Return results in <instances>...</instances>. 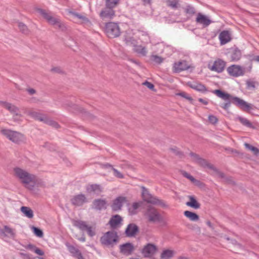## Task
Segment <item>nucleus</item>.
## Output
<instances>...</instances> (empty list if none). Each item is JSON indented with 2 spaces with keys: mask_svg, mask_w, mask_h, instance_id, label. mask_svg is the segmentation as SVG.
<instances>
[{
  "mask_svg": "<svg viewBox=\"0 0 259 259\" xmlns=\"http://www.w3.org/2000/svg\"><path fill=\"white\" fill-rule=\"evenodd\" d=\"M0 235L9 236L11 238H14L15 236V233L13 229L8 226H5L4 229L0 230Z\"/></svg>",
  "mask_w": 259,
  "mask_h": 259,
  "instance_id": "4be33fe9",
  "label": "nucleus"
},
{
  "mask_svg": "<svg viewBox=\"0 0 259 259\" xmlns=\"http://www.w3.org/2000/svg\"><path fill=\"white\" fill-rule=\"evenodd\" d=\"M107 202L105 200L98 199L94 201V207L97 209H101L106 208Z\"/></svg>",
  "mask_w": 259,
  "mask_h": 259,
  "instance_id": "2f4dec72",
  "label": "nucleus"
},
{
  "mask_svg": "<svg viewBox=\"0 0 259 259\" xmlns=\"http://www.w3.org/2000/svg\"><path fill=\"white\" fill-rule=\"evenodd\" d=\"M125 40L127 45L133 46L134 47V50L136 52L142 56L146 55L147 53L146 48L141 45H136V40L131 34H128L126 35Z\"/></svg>",
  "mask_w": 259,
  "mask_h": 259,
  "instance_id": "20e7f679",
  "label": "nucleus"
},
{
  "mask_svg": "<svg viewBox=\"0 0 259 259\" xmlns=\"http://www.w3.org/2000/svg\"><path fill=\"white\" fill-rule=\"evenodd\" d=\"M14 172L15 176L20 180L25 187L30 190L33 189L36 181V178L34 175L20 167H15Z\"/></svg>",
  "mask_w": 259,
  "mask_h": 259,
  "instance_id": "f257e3e1",
  "label": "nucleus"
},
{
  "mask_svg": "<svg viewBox=\"0 0 259 259\" xmlns=\"http://www.w3.org/2000/svg\"><path fill=\"white\" fill-rule=\"evenodd\" d=\"M208 121L211 124H215L218 121L217 117L213 115H210L208 116Z\"/></svg>",
  "mask_w": 259,
  "mask_h": 259,
  "instance_id": "3c124183",
  "label": "nucleus"
},
{
  "mask_svg": "<svg viewBox=\"0 0 259 259\" xmlns=\"http://www.w3.org/2000/svg\"><path fill=\"white\" fill-rule=\"evenodd\" d=\"M36 11L41 15L47 21H48L52 17L50 13H48L45 10L42 9L37 8Z\"/></svg>",
  "mask_w": 259,
  "mask_h": 259,
  "instance_id": "c9c22d12",
  "label": "nucleus"
},
{
  "mask_svg": "<svg viewBox=\"0 0 259 259\" xmlns=\"http://www.w3.org/2000/svg\"><path fill=\"white\" fill-rule=\"evenodd\" d=\"M186 205L194 209H198L200 206V204L192 196L189 197V201L186 203Z\"/></svg>",
  "mask_w": 259,
  "mask_h": 259,
  "instance_id": "72a5a7b5",
  "label": "nucleus"
},
{
  "mask_svg": "<svg viewBox=\"0 0 259 259\" xmlns=\"http://www.w3.org/2000/svg\"><path fill=\"white\" fill-rule=\"evenodd\" d=\"M141 204L142 202H134L128 208L129 213L132 215L137 213Z\"/></svg>",
  "mask_w": 259,
  "mask_h": 259,
  "instance_id": "473e14b6",
  "label": "nucleus"
},
{
  "mask_svg": "<svg viewBox=\"0 0 259 259\" xmlns=\"http://www.w3.org/2000/svg\"><path fill=\"white\" fill-rule=\"evenodd\" d=\"M51 71L53 72L61 73H63V71L61 68L59 67H54L51 69Z\"/></svg>",
  "mask_w": 259,
  "mask_h": 259,
  "instance_id": "4d7b16f0",
  "label": "nucleus"
},
{
  "mask_svg": "<svg viewBox=\"0 0 259 259\" xmlns=\"http://www.w3.org/2000/svg\"><path fill=\"white\" fill-rule=\"evenodd\" d=\"M226 65L225 61L221 59H217L208 63V68L212 71L221 73L224 71Z\"/></svg>",
  "mask_w": 259,
  "mask_h": 259,
  "instance_id": "0eeeda50",
  "label": "nucleus"
},
{
  "mask_svg": "<svg viewBox=\"0 0 259 259\" xmlns=\"http://www.w3.org/2000/svg\"><path fill=\"white\" fill-rule=\"evenodd\" d=\"M24 247L26 249H28L34 252V250L35 249V248L36 246L32 244H29L27 245H25Z\"/></svg>",
  "mask_w": 259,
  "mask_h": 259,
  "instance_id": "6e6d98bb",
  "label": "nucleus"
},
{
  "mask_svg": "<svg viewBox=\"0 0 259 259\" xmlns=\"http://www.w3.org/2000/svg\"><path fill=\"white\" fill-rule=\"evenodd\" d=\"M191 67L190 64L185 61H179L174 64L173 70L175 72H180L188 69Z\"/></svg>",
  "mask_w": 259,
  "mask_h": 259,
  "instance_id": "dca6fc26",
  "label": "nucleus"
},
{
  "mask_svg": "<svg viewBox=\"0 0 259 259\" xmlns=\"http://www.w3.org/2000/svg\"><path fill=\"white\" fill-rule=\"evenodd\" d=\"M138 231V227L135 224H131L126 229L125 233L127 236L132 237L135 236Z\"/></svg>",
  "mask_w": 259,
  "mask_h": 259,
  "instance_id": "5701e85b",
  "label": "nucleus"
},
{
  "mask_svg": "<svg viewBox=\"0 0 259 259\" xmlns=\"http://www.w3.org/2000/svg\"><path fill=\"white\" fill-rule=\"evenodd\" d=\"M185 11L187 14H189L190 15H193L195 13V10L194 8L190 6H187L185 8Z\"/></svg>",
  "mask_w": 259,
  "mask_h": 259,
  "instance_id": "603ef678",
  "label": "nucleus"
},
{
  "mask_svg": "<svg viewBox=\"0 0 259 259\" xmlns=\"http://www.w3.org/2000/svg\"><path fill=\"white\" fill-rule=\"evenodd\" d=\"M175 254V251L171 249H166L162 250L160 254L161 259H170Z\"/></svg>",
  "mask_w": 259,
  "mask_h": 259,
  "instance_id": "a878e982",
  "label": "nucleus"
},
{
  "mask_svg": "<svg viewBox=\"0 0 259 259\" xmlns=\"http://www.w3.org/2000/svg\"><path fill=\"white\" fill-rule=\"evenodd\" d=\"M71 18L76 23H85L89 21V19L83 15L69 12Z\"/></svg>",
  "mask_w": 259,
  "mask_h": 259,
  "instance_id": "6ab92c4d",
  "label": "nucleus"
},
{
  "mask_svg": "<svg viewBox=\"0 0 259 259\" xmlns=\"http://www.w3.org/2000/svg\"><path fill=\"white\" fill-rule=\"evenodd\" d=\"M127 198L125 196H118L112 201L111 207L114 211L119 210L122 206L127 202Z\"/></svg>",
  "mask_w": 259,
  "mask_h": 259,
  "instance_id": "f8f14e48",
  "label": "nucleus"
},
{
  "mask_svg": "<svg viewBox=\"0 0 259 259\" xmlns=\"http://www.w3.org/2000/svg\"><path fill=\"white\" fill-rule=\"evenodd\" d=\"M212 93L217 96L218 97L221 98L225 101H229L231 96L230 94L222 92L220 90H215L212 91Z\"/></svg>",
  "mask_w": 259,
  "mask_h": 259,
  "instance_id": "cd10ccee",
  "label": "nucleus"
},
{
  "mask_svg": "<svg viewBox=\"0 0 259 259\" xmlns=\"http://www.w3.org/2000/svg\"><path fill=\"white\" fill-rule=\"evenodd\" d=\"M196 22L206 27L211 24V21L208 16L199 13L196 15Z\"/></svg>",
  "mask_w": 259,
  "mask_h": 259,
  "instance_id": "4468645a",
  "label": "nucleus"
},
{
  "mask_svg": "<svg viewBox=\"0 0 259 259\" xmlns=\"http://www.w3.org/2000/svg\"><path fill=\"white\" fill-rule=\"evenodd\" d=\"M206 225H207L209 227H210V228H213L212 225L210 221H207V222H206Z\"/></svg>",
  "mask_w": 259,
  "mask_h": 259,
  "instance_id": "69168bd1",
  "label": "nucleus"
},
{
  "mask_svg": "<svg viewBox=\"0 0 259 259\" xmlns=\"http://www.w3.org/2000/svg\"><path fill=\"white\" fill-rule=\"evenodd\" d=\"M1 133L14 143L19 144L25 141V138L23 134L16 131L8 129L1 131Z\"/></svg>",
  "mask_w": 259,
  "mask_h": 259,
  "instance_id": "7ed1b4c3",
  "label": "nucleus"
},
{
  "mask_svg": "<svg viewBox=\"0 0 259 259\" xmlns=\"http://www.w3.org/2000/svg\"><path fill=\"white\" fill-rule=\"evenodd\" d=\"M18 26L20 29V31L25 34H28L29 31L27 28V26L22 22H19L18 24Z\"/></svg>",
  "mask_w": 259,
  "mask_h": 259,
  "instance_id": "58836bf2",
  "label": "nucleus"
},
{
  "mask_svg": "<svg viewBox=\"0 0 259 259\" xmlns=\"http://www.w3.org/2000/svg\"><path fill=\"white\" fill-rule=\"evenodd\" d=\"M24 113L35 120H39L44 123L46 120H47V116L39 112L33 110H26Z\"/></svg>",
  "mask_w": 259,
  "mask_h": 259,
  "instance_id": "f3484780",
  "label": "nucleus"
},
{
  "mask_svg": "<svg viewBox=\"0 0 259 259\" xmlns=\"http://www.w3.org/2000/svg\"><path fill=\"white\" fill-rule=\"evenodd\" d=\"M26 91L29 93V94L30 95H33V94H35V93H36V91L34 89H32V88L27 89L26 90Z\"/></svg>",
  "mask_w": 259,
  "mask_h": 259,
  "instance_id": "052dcab7",
  "label": "nucleus"
},
{
  "mask_svg": "<svg viewBox=\"0 0 259 259\" xmlns=\"http://www.w3.org/2000/svg\"><path fill=\"white\" fill-rule=\"evenodd\" d=\"M87 190L89 193H94L99 194L102 191V188L100 185L91 184L87 186Z\"/></svg>",
  "mask_w": 259,
  "mask_h": 259,
  "instance_id": "393cba45",
  "label": "nucleus"
},
{
  "mask_svg": "<svg viewBox=\"0 0 259 259\" xmlns=\"http://www.w3.org/2000/svg\"><path fill=\"white\" fill-rule=\"evenodd\" d=\"M177 259H189V258L188 257H185V256H180Z\"/></svg>",
  "mask_w": 259,
  "mask_h": 259,
  "instance_id": "774afa93",
  "label": "nucleus"
},
{
  "mask_svg": "<svg viewBox=\"0 0 259 259\" xmlns=\"http://www.w3.org/2000/svg\"><path fill=\"white\" fill-rule=\"evenodd\" d=\"M244 146L246 148L250 150L254 155H257L259 154V149L249 144L245 143Z\"/></svg>",
  "mask_w": 259,
  "mask_h": 259,
  "instance_id": "ea45409f",
  "label": "nucleus"
},
{
  "mask_svg": "<svg viewBox=\"0 0 259 259\" xmlns=\"http://www.w3.org/2000/svg\"><path fill=\"white\" fill-rule=\"evenodd\" d=\"M241 57V53L239 50H235L231 55L232 60L233 61H237L240 60Z\"/></svg>",
  "mask_w": 259,
  "mask_h": 259,
  "instance_id": "4c0bfd02",
  "label": "nucleus"
},
{
  "mask_svg": "<svg viewBox=\"0 0 259 259\" xmlns=\"http://www.w3.org/2000/svg\"><path fill=\"white\" fill-rule=\"evenodd\" d=\"M229 75L234 77L243 76L245 73V69L238 65H232L227 68Z\"/></svg>",
  "mask_w": 259,
  "mask_h": 259,
  "instance_id": "1a4fd4ad",
  "label": "nucleus"
},
{
  "mask_svg": "<svg viewBox=\"0 0 259 259\" xmlns=\"http://www.w3.org/2000/svg\"><path fill=\"white\" fill-rule=\"evenodd\" d=\"M188 85L191 88L196 91L204 92L206 90L205 86L200 83L196 82H188Z\"/></svg>",
  "mask_w": 259,
  "mask_h": 259,
  "instance_id": "7c9ffc66",
  "label": "nucleus"
},
{
  "mask_svg": "<svg viewBox=\"0 0 259 259\" xmlns=\"http://www.w3.org/2000/svg\"><path fill=\"white\" fill-rule=\"evenodd\" d=\"M105 167L106 168H108V167L111 168L113 171L114 176L115 177H116V178H119V179H123L124 178L123 175L119 171H118L116 169L114 168L112 165H111L109 164H106L105 165Z\"/></svg>",
  "mask_w": 259,
  "mask_h": 259,
  "instance_id": "e433bc0d",
  "label": "nucleus"
},
{
  "mask_svg": "<svg viewBox=\"0 0 259 259\" xmlns=\"http://www.w3.org/2000/svg\"><path fill=\"white\" fill-rule=\"evenodd\" d=\"M177 95L178 96H180L183 98H184L185 99H186L187 100H189V101H190L191 103L193 101V99L191 97H190L189 96V95H188V94H187L185 92H181V93H179L178 94H177Z\"/></svg>",
  "mask_w": 259,
  "mask_h": 259,
  "instance_id": "09e8293b",
  "label": "nucleus"
},
{
  "mask_svg": "<svg viewBox=\"0 0 259 259\" xmlns=\"http://www.w3.org/2000/svg\"><path fill=\"white\" fill-rule=\"evenodd\" d=\"M151 57L153 62L158 64L162 63L164 60L163 58L157 55H152Z\"/></svg>",
  "mask_w": 259,
  "mask_h": 259,
  "instance_id": "de8ad7c7",
  "label": "nucleus"
},
{
  "mask_svg": "<svg viewBox=\"0 0 259 259\" xmlns=\"http://www.w3.org/2000/svg\"><path fill=\"white\" fill-rule=\"evenodd\" d=\"M34 252L39 255H43L44 254V252L41 250L40 249L36 247L35 249L34 250Z\"/></svg>",
  "mask_w": 259,
  "mask_h": 259,
  "instance_id": "13d9d810",
  "label": "nucleus"
},
{
  "mask_svg": "<svg viewBox=\"0 0 259 259\" xmlns=\"http://www.w3.org/2000/svg\"><path fill=\"white\" fill-rule=\"evenodd\" d=\"M234 100L236 102L237 105L245 111L248 112L252 109V107L251 104L247 103L239 98L235 97L234 98Z\"/></svg>",
  "mask_w": 259,
  "mask_h": 259,
  "instance_id": "a211bd4d",
  "label": "nucleus"
},
{
  "mask_svg": "<svg viewBox=\"0 0 259 259\" xmlns=\"http://www.w3.org/2000/svg\"><path fill=\"white\" fill-rule=\"evenodd\" d=\"M20 255L24 258L25 259H44L42 257H32L30 254L28 253H25L23 252H20Z\"/></svg>",
  "mask_w": 259,
  "mask_h": 259,
  "instance_id": "8fccbe9b",
  "label": "nucleus"
},
{
  "mask_svg": "<svg viewBox=\"0 0 259 259\" xmlns=\"http://www.w3.org/2000/svg\"><path fill=\"white\" fill-rule=\"evenodd\" d=\"M141 189L142 190V196L144 201L153 204H164V202L162 200L159 199L157 197L150 194L149 191L145 187H142Z\"/></svg>",
  "mask_w": 259,
  "mask_h": 259,
  "instance_id": "423d86ee",
  "label": "nucleus"
},
{
  "mask_svg": "<svg viewBox=\"0 0 259 259\" xmlns=\"http://www.w3.org/2000/svg\"><path fill=\"white\" fill-rule=\"evenodd\" d=\"M198 101L203 104L204 105H207L208 104V102L207 100H204L202 98H199Z\"/></svg>",
  "mask_w": 259,
  "mask_h": 259,
  "instance_id": "680f3d73",
  "label": "nucleus"
},
{
  "mask_svg": "<svg viewBox=\"0 0 259 259\" xmlns=\"http://www.w3.org/2000/svg\"><path fill=\"white\" fill-rule=\"evenodd\" d=\"M49 23L55 26L56 28H58L63 30L64 25L61 24L59 19L52 17V18L48 21Z\"/></svg>",
  "mask_w": 259,
  "mask_h": 259,
  "instance_id": "c756f323",
  "label": "nucleus"
},
{
  "mask_svg": "<svg viewBox=\"0 0 259 259\" xmlns=\"http://www.w3.org/2000/svg\"><path fill=\"white\" fill-rule=\"evenodd\" d=\"M144 5H150L151 3V0H142Z\"/></svg>",
  "mask_w": 259,
  "mask_h": 259,
  "instance_id": "e2e57ef3",
  "label": "nucleus"
},
{
  "mask_svg": "<svg viewBox=\"0 0 259 259\" xmlns=\"http://www.w3.org/2000/svg\"><path fill=\"white\" fill-rule=\"evenodd\" d=\"M105 32L108 37L110 38L117 37L120 33V30L118 25L114 22L106 23L105 28Z\"/></svg>",
  "mask_w": 259,
  "mask_h": 259,
  "instance_id": "39448f33",
  "label": "nucleus"
},
{
  "mask_svg": "<svg viewBox=\"0 0 259 259\" xmlns=\"http://www.w3.org/2000/svg\"><path fill=\"white\" fill-rule=\"evenodd\" d=\"M120 0H106V6L114 8L119 4Z\"/></svg>",
  "mask_w": 259,
  "mask_h": 259,
  "instance_id": "79ce46f5",
  "label": "nucleus"
},
{
  "mask_svg": "<svg viewBox=\"0 0 259 259\" xmlns=\"http://www.w3.org/2000/svg\"><path fill=\"white\" fill-rule=\"evenodd\" d=\"M113 8L106 7L103 9L100 13V16L102 19H112L115 15Z\"/></svg>",
  "mask_w": 259,
  "mask_h": 259,
  "instance_id": "2eb2a0df",
  "label": "nucleus"
},
{
  "mask_svg": "<svg viewBox=\"0 0 259 259\" xmlns=\"http://www.w3.org/2000/svg\"><path fill=\"white\" fill-rule=\"evenodd\" d=\"M247 84L248 88H254V85L252 82H247Z\"/></svg>",
  "mask_w": 259,
  "mask_h": 259,
  "instance_id": "0e129e2a",
  "label": "nucleus"
},
{
  "mask_svg": "<svg viewBox=\"0 0 259 259\" xmlns=\"http://www.w3.org/2000/svg\"><path fill=\"white\" fill-rule=\"evenodd\" d=\"M253 60L255 61H256V62H259V55L258 56H255Z\"/></svg>",
  "mask_w": 259,
  "mask_h": 259,
  "instance_id": "338daca9",
  "label": "nucleus"
},
{
  "mask_svg": "<svg viewBox=\"0 0 259 259\" xmlns=\"http://www.w3.org/2000/svg\"><path fill=\"white\" fill-rule=\"evenodd\" d=\"M45 123L55 128H58L60 127L59 124L55 121H53L49 119L48 117L47 120H46Z\"/></svg>",
  "mask_w": 259,
  "mask_h": 259,
  "instance_id": "c03bdc74",
  "label": "nucleus"
},
{
  "mask_svg": "<svg viewBox=\"0 0 259 259\" xmlns=\"http://www.w3.org/2000/svg\"><path fill=\"white\" fill-rule=\"evenodd\" d=\"M238 120L243 125L248 127H253L252 123L247 119L240 117L238 118Z\"/></svg>",
  "mask_w": 259,
  "mask_h": 259,
  "instance_id": "a19ab883",
  "label": "nucleus"
},
{
  "mask_svg": "<svg viewBox=\"0 0 259 259\" xmlns=\"http://www.w3.org/2000/svg\"><path fill=\"white\" fill-rule=\"evenodd\" d=\"M31 229L33 231V233L38 237H42L44 236V233L42 231L38 228H37L34 226L31 227Z\"/></svg>",
  "mask_w": 259,
  "mask_h": 259,
  "instance_id": "37998d69",
  "label": "nucleus"
},
{
  "mask_svg": "<svg viewBox=\"0 0 259 259\" xmlns=\"http://www.w3.org/2000/svg\"><path fill=\"white\" fill-rule=\"evenodd\" d=\"M0 105L9 110L12 114L15 115L17 116L22 117L21 114L19 113V108L15 105L4 101H1Z\"/></svg>",
  "mask_w": 259,
  "mask_h": 259,
  "instance_id": "ddd939ff",
  "label": "nucleus"
},
{
  "mask_svg": "<svg viewBox=\"0 0 259 259\" xmlns=\"http://www.w3.org/2000/svg\"><path fill=\"white\" fill-rule=\"evenodd\" d=\"M74 112L77 114H84L87 111L81 107L75 105L73 107Z\"/></svg>",
  "mask_w": 259,
  "mask_h": 259,
  "instance_id": "49530a36",
  "label": "nucleus"
},
{
  "mask_svg": "<svg viewBox=\"0 0 259 259\" xmlns=\"http://www.w3.org/2000/svg\"><path fill=\"white\" fill-rule=\"evenodd\" d=\"M118 236L114 231H109L105 233L100 238V242L103 245L112 247L118 241Z\"/></svg>",
  "mask_w": 259,
  "mask_h": 259,
  "instance_id": "f03ea898",
  "label": "nucleus"
},
{
  "mask_svg": "<svg viewBox=\"0 0 259 259\" xmlns=\"http://www.w3.org/2000/svg\"><path fill=\"white\" fill-rule=\"evenodd\" d=\"M166 5L172 8L176 9L178 7V0H166Z\"/></svg>",
  "mask_w": 259,
  "mask_h": 259,
  "instance_id": "a18cd8bd",
  "label": "nucleus"
},
{
  "mask_svg": "<svg viewBox=\"0 0 259 259\" xmlns=\"http://www.w3.org/2000/svg\"><path fill=\"white\" fill-rule=\"evenodd\" d=\"M86 201L85 196L83 195H78L72 199V202L75 205H81Z\"/></svg>",
  "mask_w": 259,
  "mask_h": 259,
  "instance_id": "c85d7f7f",
  "label": "nucleus"
},
{
  "mask_svg": "<svg viewBox=\"0 0 259 259\" xmlns=\"http://www.w3.org/2000/svg\"><path fill=\"white\" fill-rule=\"evenodd\" d=\"M230 102L225 103L221 105V107L224 109L225 110H227L230 107Z\"/></svg>",
  "mask_w": 259,
  "mask_h": 259,
  "instance_id": "bf43d9fd",
  "label": "nucleus"
},
{
  "mask_svg": "<svg viewBox=\"0 0 259 259\" xmlns=\"http://www.w3.org/2000/svg\"><path fill=\"white\" fill-rule=\"evenodd\" d=\"M158 247L153 243H148L144 246L141 253L145 257H151L158 251Z\"/></svg>",
  "mask_w": 259,
  "mask_h": 259,
  "instance_id": "6e6552de",
  "label": "nucleus"
},
{
  "mask_svg": "<svg viewBox=\"0 0 259 259\" xmlns=\"http://www.w3.org/2000/svg\"><path fill=\"white\" fill-rule=\"evenodd\" d=\"M120 252L126 255H130L133 250L134 247L133 245L130 243H127L120 246Z\"/></svg>",
  "mask_w": 259,
  "mask_h": 259,
  "instance_id": "412c9836",
  "label": "nucleus"
},
{
  "mask_svg": "<svg viewBox=\"0 0 259 259\" xmlns=\"http://www.w3.org/2000/svg\"><path fill=\"white\" fill-rule=\"evenodd\" d=\"M21 211L29 219H31L33 217V212L32 210L28 207L22 206L21 207Z\"/></svg>",
  "mask_w": 259,
  "mask_h": 259,
  "instance_id": "f704fd0d",
  "label": "nucleus"
},
{
  "mask_svg": "<svg viewBox=\"0 0 259 259\" xmlns=\"http://www.w3.org/2000/svg\"><path fill=\"white\" fill-rule=\"evenodd\" d=\"M221 45H224L231 40V34L227 30H224L222 31L219 36Z\"/></svg>",
  "mask_w": 259,
  "mask_h": 259,
  "instance_id": "aec40b11",
  "label": "nucleus"
},
{
  "mask_svg": "<svg viewBox=\"0 0 259 259\" xmlns=\"http://www.w3.org/2000/svg\"><path fill=\"white\" fill-rule=\"evenodd\" d=\"M122 218L120 216L116 214L111 218L109 223L112 228H115L120 224Z\"/></svg>",
  "mask_w": 259,
  "mask_h": 259,
  "instance_id": "b1692460",
  "label": "nucleus"
},
{
  "mask_svg": "<svg viewBox=\"0 0 259 259\" xmlns=\"http://www.w3.org/2000/svg\"><path fill=\"white\" fill-rule=\"evenodd\" d=\"M142 84H143V85L146 86L148 89H149L152 91H154V86L152 83L146 81L143 82Z\"/></svg>",
  "mask_w": 259,
  "mask_h": 259,
  "instance_id": "5fc2aeb1",
  "label": "nucleus"
},
{
  "mask_svg": "<svg viewBox=\"0 0 259 259\" xmlns=\"http://www.w3.org/2000/svg\"><path fill=\"white\" fill-rule=\"evenodd\" d=\"M183 175L184 177L189 179L192 182L194 183L196 181V180L191 175L186 172H184L183 173Z\"/></svg>",
  "mask_w": 259,
  "mask_h": 259,
  "instance_id": "864d4df0",
  "label": "nucleus"
},
{
  "mask_svg": "<svg viewBox=\"0 0 259 259\" xmlns=\"http://www.w3.org/2000/svg\"><path fill=\"white\" fill-rule=\"evenodd\" d=\"M73 224L81 230H86L88 235L90 236H93L95 235V228L88 226L84 222L79 220L74 221Z\"/></svg>",
  "mask_w": 259,
  "mask_h": 259,
  "instance_id": "9b49d317",
  "label": "nucleus"
},
{
  "mask_svg": "<svg viewBox=\"0 0 259 259\" xmlns=\"http://www.w3.org/2000/svg\"><path fill=\"white\" fill-rule=\"evenodd\" d=\"M145 215L148 221L150 222H158L160 221L161 219L160 214L154 207H149Z\"/></svg>",
  "mask_w": 259,
  "mask_h": 259,
  "instance_id": "9d476101",
  "label": "nucleus"
},
{
  "mask_svg": "<svg viewBox=\"0 0 259 259\" xmlns=\"http://www.w3.org/2000/svg\"><path fill=\"white\" fill-rule=\"evenodd\" d=\"M184 215L192 222H197L199 220V217L197 213L189 210L185 211Z\"/></svg>",
  "mask_w": 259,
  "mask_h": 259,
  "instance_id": "bb28decb",
  "label": "nucleus"
}]
</instances>
